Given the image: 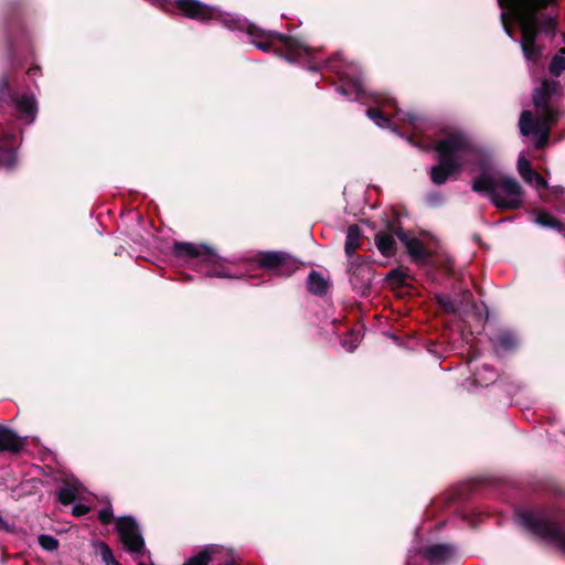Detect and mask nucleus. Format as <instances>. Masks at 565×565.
<instances>
[{
    "label": "nucleus",
    "instance_id": "1",
    "mask_svg": "<svg viewBox=\"0 0 565 565\" xmlns=\"http://www.w3.org/2000/svg\"><path fill=\"white\" fill-rule=\"evenodd\" d=\"M438 164L431 167L430 178L436 184H444L448 178L462 169L479 171L472 182L475 192L487 194L500 210H514L522 205L523 190L511 177L495 171L486 153L458 129L444 131L435 141Z\"/></svg>",
    "mask_w": 565,
    "mask_h": 565
},
{
    "label": "nucleus",
    "instance_id": "2",
    "mask_svg": "<svg viewBox=\"0 0 565 565\" xmlns=\"http://www.w3.org/2000/svg\"><path fill=\"white\" fill-rule=\"evenodd\" d=\"M555 0H498L502 12V21L509 34L508 20H515L521 29V46L527 60L535 61L540 51L535 45L537 35V11L554 3Z\"/></svg>",
    "mask_w": 565,
    "mask_h": 565
},
{
    "label": "nucleus",
    "instance_id": "3",
    "mask_svg": "<svg viewBox=\"0 0 565 565\" xmlns=\"http://www.w3.org/2000/svg\"><path fill=\"white\" fill-rule=\"evenodd\" d=\"M255 46L263 51L274 50L288 61H298L310 55V50L290 36L277 32H266L255 26L248 30Z\"/></svg>",
    "mask_w": 565,
    "mask_h": 565
},
{
    "label": "nucleus",
    "instance_id": "4",
    "mask_svg": "<svg viewBox=\"0 0 565 565\" xmlns=\"http://www.w3.org/2000/svg\"><path fill=\"white\" fill-rule=\"evenodd\" d=\"M374 102L377 107L369 108L366 114L379 127H391L392 114L390 109L392 108L395 110L394 117L403 122L409 124L414 135L422 132L423 120L414 114L401 111L396 107L393 98L377 94L374 96Z\"/></svg>",
    "mask_w": 565,
    "mask_h": 565
},
{
    "label": "nucleus",
    "instance_id": "5",
    "mask_svg": "<svg viewBox=\"0 0 565 565\" xmlns=\"http://www.w3.org/2000/svg\"><path fill=\"white\" fill-rule=\"evenodd\" d=\"M174 252L182 257H189L195 262L199 269L209 276L227 277L220 257L205 246H198L191 243H177Z\"/></svg>",
    "mask_w": 565,
    "mask_h": 565
},
{
    "label": "nucleus",
    "instance_id": "6",
    "mask_svg": "<svg viewBox=\"0 0 565 565\" xmlns=\"http://www.w3.org/2000/svg\"><path fill=\"white\" fill-rule=\"evenodd\" d=\"M523 524L534 534L545 540L547 543L556 546L565 553V530L551 521L545 515L533 512H524L522 515Z\"/></svg>",
    "mask_w": 565,
    "mask_h": 565
},
{
    "label": "nucleus",
    "instance_id": "7",
    "mask_svg": "<svg viewBox=\"0 0 565 565\" xmlns=\"http://www.w3.org/2000/svg\"><path fill=\"white\" fill-rule=\"evenodd\" d=\"M328 67L339 75L341 82L339 90L342 95L358 99L363 98L364 86L362 77L354 64L344 62L341 57L337 56L329 62Z\"/></svg>",
    "mask_w": 565,
    "mask_h": 565
},
{
    "label": "nucleus",
    "instance_id": "8",
    "mask_svg": "<svg viewBox=\"0 0 565 565\" xmlns=\"http://www.w3.org/2000/svg\"><path fill=\"white\" fill-rule=\"evenodd\" d=\"M554 122L546 119H534L532 113L525 110L521 114L519 126L523 136L534 135L537 137L536 148L541 149L547 142L550 129Z\"/></svg>",
    "mask_w": 565,
    "mask_h": 565
},
{
    "label": "nucleus",
    "instance_id": "9",
    "mask_svg": "<svg viewBox=\"0 0 565 565\" xmlns=\"http://www.w3.org/2000/svg\"><path fill=\"white\" fill-rule=\"evenodd\" d=\"M116 529L121 543L129 552L139 554L143 551L145 542L134 519L119 518L116 521Z\"/></svg>",
    "mask_w": 565,
    "mask_h": 565
},
{
    "label": "nucleus",
    "instance_id": "10",
    "mask_svg": "<svg viewBox=\"0 0 565 565\" xmlns=\"http://www.w3.org/2000/svg\"><path fill=\"white\" fill-rule=\"evenodd\" d=\"M183 565H236V563L228 550L221 546H207Z\"/></svg>",
    "mask_w": 565,
    "mask_h": 565
},
{
    "label": "nucleus",
    "instance_id": "11",
    "mask_svg": "<svg viewBox=\"0 0 565 565\" xmlns=\"http://www.w3.org/2000/svg\"><path fill=\"white\" fill-rule=\"evenodd\" d=\"M556 82L543 81L541 86L534 90L533 102L540 113L537 119L556 121V113L548 106V98L556 92Z\"/></svg>",
    "mask_w": 565,
    "mask_h": 565
},
{
    "label": "nucleus",
    "instance_id": "12",
    "mask_svg": "<svg viewBox=\"0 0 565 565\" xmlns=\"http://www.w3.org/2000/svg\"><path fill=\"white\" fill-rule=\"evenodd\" d=\"M518 171L525 182L536 188L542 200H550L547 193H545L547 190V181L532 169L530 161L524 154H521L518 159Z\"/></svg>",
    "mask_w": 565,
    "mask_h": 565
},
{
    "label": "nucleus",
    "instance_id": "13",
    "mask_svg": "<svg viewBox=\"0 0 565 565\" xmlns=\"http://www.w3.org/2000/svg\"><path fill=\"white\" fill-rule=\"evenodd\" d=\"M177 8L188 18L210 20L218 17V11L198 0H177Z\"/></svg>",
    "mask_w": 565,
    "mask_h": 565
},
{
    "label": "nucleus",
    "instance_id": "14",
    "mask_svg": "<svg viewBox=\"0 0 565 565\" xmlns=\"http://www.w3.org/2000/svg\"><path fill=\"white\" fill-rule=\"evenodd\" d=\"M396 236L399 238L402 243H404L409 256L414 260L422 262L427 258L428 249L423 243V241H420L417 237H412L404 232H397Z\"/></svg>",
    "mask_w": 565,
    "mask_h": 565
},
{
    "label": "nucleus",
    "instance_id": "15",
    "mask_svg": "<svg viewBox=\"0 0 565 565\" xmlns=\"http://www.w3.org/2000/svg\"><path fill=\"white\" fill-rule=\"evenodd\" d=\"M259 266L268 270H276L280 274L284 273L285 267L288 265V259L282 253H264L258 258Z\"/></svg>",
    "mask_w": 565,
    "mask_h": 565
},
{
    "label": "nucleus",
    "instance_id": "16",
    "mask_svg": "<svg viewBox=\"0 0 565 565\" xmlns=\"http://www.w3.org/2000/svg\"><path fill=\"white\" fill-rule=\"evenodd\" d=\"M22 447V440L12 430L0 427V451L18 452Z\"/></svg>",
    "mask_w": 565,
    "mask_h": 565
},
{
    "label": "nucleus",
    "instance_id": "17",
    "mask_svg": "<svg viewBox=\"0 0 565 565\" xmlns=\"http://www.w3.org/2000/svg\"><path fill=\"white\" fill-rule=\"evenodd\" d=\"M454 548L450 545H433L425 551V557L434 564H441L450 559Z\"/></svg>",
    "mask_w": 565,
    "mask_h": 565
},
{
    "label": "nucleus",
    "instance_id": "18",
    "mask_svg": "<svg viewBox=\"0 0 565 565\" xmlns=\"http://www.w3.org/2000/svg\"><path fill=\"white\" fill-rule=\"evenodd\" d=\"M375 243L382 255L390 257L395 254L396 241L391 232H380L375 236Z\"/></svg>",
    "mask_w": 565,
    "mask_h": 565
},
{
    "label": "nucleus",
    "instance_id": "19",
    "mask_svg": "<svg viewBox=\"0 0 565 565\" xmlns=\"http://www.w3.org/2000/svg\"><path fill=\"white\" fill-rule=\"evenodd\" d=\"M361 246V231L358 225L349 226L345 239V254L351 257Z\"/></svg>",
    "mask_w": 565,
    "mask_h": 565
},
{
    "label": "nucleus",
    "instance_id": "20",
    "mask_svg": "<svg viewBox=\"0 0 565 565\" xmlns=\"http://www.w3.org/2000/svg\"><path fill=\"white\" fill-rule=\"evenodd\" d=\"M17 108L19 113L25 117L28 121H32L35 113V102L32 96H20L17 99Z\"/></svg>",
    "mask_w": 565,
    "mask_h": 565
},
{
    "label": "nucleus",
    "instance_id": "21",
    "mask_svg": "<svg viewBox=\"0 0 565 565\" xmlns=\"http://www.w3.org/2000/svg\"><path fill=\"white\" fill-rule=\"evenodd\" d=\"M308 289L312 294L323 295L327 292L328 284L320 274L312 271L308 277Z\"/></svg>",
    "mask_w": 565,
    "mask_h": 565
},
{
    "label": "nucleus",
    "instance_id": "22",
    "mask_svg": "<svg viewBox=\"0 0 565 565\" xmlns=\"http://www.w3.org/2000/svg\"><path fill=\"white\" fill-rule=\"evenodd\" d=\"M565 70V49H562L558 54H556L551 64L550 72L554 76H559L561 73Z\"/></svg>",
    "mask_w": 565,
    "mask_h": 565
},
{
    "label": "nucleus",
    "instance_id": "23",
    "mask_svg": "<svg viewBox=\"0 0 565 565\" xmlns=\"http://www.w3.org/2000/svg\"><path fill=\"white\" fill-rule=\"evenodd\" d=\"M78 497V488L74 484L62 488L58 492V499L63 504H70Z\"/></svg>",
    "mask_w": 565,
    "mask_h": 565
},
{
    "label": "nucleus",
    "instance_id": "24",
    "mask_svg": "<svg viewBox=\"0 0 565 565\" xmlns=\"http://www.w3.org/2000/svg\"><path fill=\"white\" fill-rule=\"evenodd\" d=\"M535 222L545 227H551V228L559 227L558 220L555 216H553L552 214L544 212V211L536 213Z\"/></svg>",
    "mask_w": 565,
    "mask_h": 565
},
{
    "label": "nucleus",
    "instance_id": "25",
    "mask_svg": "<svg viewBox=\"0 0 565 565\" xmlns=\"http://www.w3.org/2000/svg\"><path fill=\"white\" fill-rule=\"evenodd\" d=\"M97 550L102 556V559L103 562L106 564V565H120L115 558H114V555H113V552L110 550V547L104 543V542H99L97 544Z\"/></svg>",
    "mask_w": 565,
    "mask_h": 565
},
{
    "label": "nucleus",
    "instance_id": "26",
    "mask_svg": "<svg viewBox=\"0 0 565 565\" xmlns=\"http://www.w3.org/2000/svg\"><path fill=\"white\" fill-rule=\"evenodd\" d=\"M39 544L46 551H55L58 547V541L51 535H40Z\"/></svg>",
    "mask_w": 565,
    "mask_h": 565
},
{
    "label": "nucleus",
    "instance_id": "27",
    "mask_svg": "<svg viewBox=\"0 0 565 565\" xmlns=\"http://www.w3.org/2000/svg\"><path fill=\"white\" fill-rule=\"evenodd\" d=\"M360 341H361L360 332L354 331L351 334H349V337L347 339L343 340V347L348 351H353L358 347V343Z\"/></svg>",
    "mask_w": 565,
    "mask_h": 565
},
{
    "label": "nucleus",
    "instance_id": "28",
    "mask_svg": "<svg viewBox=\"0 0 565 565\" xmlns=\"http://www.w3.org/2000/svg\"><path fill=\"white\" fill-rule=\"evenodd\" d=\"M113 518H114L113 509H111V505H110L109 503H107V505H106V507H104L103 509H100V510L98 511V520H99L103 524H109V523H111Z\"/></svg>",
    "mask_w": 565,
    "mask_h": 565
},
{
    "label": "nucleus",
    "instance_id": "29",
    "mask_svg": "<svg viewBox=\"0 0 565 565\" xmlns=\"http://www.w3.org/2000/svg\"><path fill=\"white\" fill-rule=\"evenodd\" d=\"M388 279L403 285L406 281V274L403 270L394 269L388 274Z\"/></svg>",
    "mask_w": 565,
    "mask_h": 565
},
{
    "label": "nucleus",
    "instance_id": "30",
    "mask_svg": "<svg viewBox=\"0 0 565 565\" xmlns=\"http://www.w3.org/2000/svg\"><path fill=\"white\" fill-rule=\"evenodd\" d=\"M13 152L11 150L0 149V166H11L13 161Z\"/></svg>",
    "mask_w": 565,
    "mask_h": 565
},
{
    "label": "nucleus",
    "instance_id": "31",
    "mask_svg": "<svg viewBox=\"0 0 565 565\" xmlns=\"http://www.w3.org/2000/svg\"><path fill=\"white\" fill-rule=\"evenodd\" d=\"M89 508L85 504H75L73 507V514L76 516H82L88 513Z\"/></svg>",
    "mask_w": 565,
    "mask_h": 565
},
{
    "label": "nucleus",
    "instance_id": "32",
    "mask_svg": "<svg viewBox=\"0 0 565 565\" xmlns=\"http://www.w3.org/2000/svg\"><path fill=\"white\" fill-rule=\"evenodd\" d=\"M224 22H225V24H226L228 28H231V29L236 28V22H235V21H231V22H230V21L226 19V20H224Z\"/></svg>",
    "mask_w": 565,
    "mask_h": 565
},
{
    "label": "nucleus",
    "instance_id": "33",
    "mask_svg": "<svg viewBox=\"0 0 565 565\" xmlns=\"http://www.w3.org/2000/svg\"><path fill=\"white\" fill-rule=\"evenodd\" d=\"M553 192L555 194H563L564 190L562 188H556Z\"/></svg>",
    "mask_w": 565,
    "mask_h": 565
},
{
    "label": "nucleus",
    "instance_id": "34",
    "mask_svg": "<svg viewBox=\"0 0 565 565\" xmlns=\"http://www.w3.org/2000/svg\"><path fill=\"white\" fill-rule=\"evenodd\" d=\"M139 565H154V564H152V563H145V562H141V561H140V562H139Z\"/></svg>",
    "mask_w": 565,
    "mask_h": 565
},
{
    "label": "nucleus",
    "instance_id": "35",
    "mask_svg": "<svg viewBox=\"0 0 565 565\" xmlns=\"http://www.w3.org/2000/svg\"><path fill=\"white\" fill-rule=\"evenodd\" d=\"M501 342H502V344H505V338L504 337L501 338Z\"/></svg>",
    "mask_w": 565,
    "mask_h": 565
}]
</instances>
